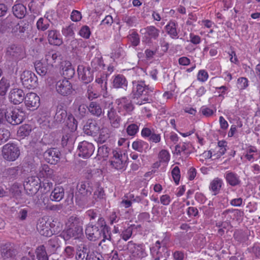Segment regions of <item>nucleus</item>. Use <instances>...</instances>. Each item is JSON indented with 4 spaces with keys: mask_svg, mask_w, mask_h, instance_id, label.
<instances>
[{
    "mask_svg": "<svg viewBox=\"0 0 260 260\" xmlns=\"http://www.w3.org/2000/svg\"><path fill=\"white\" fill-rule=\"evenodd\" d=\"M131 98L137 105H142L149 103L151 99L150 94L154 91V88L147 85L144 80H134L132 82Z\"/></svg>",
    "mask_w": 260,
    "mask_h": 260,
    "instance_id": "f257e3e1",
    "label": "nucleus"
},
{
    "mask_svg": "<svg viewBox=\"0 0 260 260\" xmlns=\"http://www.w3.org/2000/svg\"><path fill=\"white\" fill-rule=\"evenodd\" d=\"M83 220L81 217L71 216L66 223L65 229L60 236L66 241L71 238L77 239L83 234Z\"/></svg>",
    "mask_w": 260,
    "mask_h": 260,
    "instance_id": "f03ea898",
    "label": "nucleus"
},
{
    "mask_svg": "<svg viewBox=\"0 0 260 260\" xmlns=\"http://www.w3.org/2000/svg\"><path fill=\"white\" fill-rule=\"evenodd\" d=\"M121 242V240L118 242V246L120 250H127L133 257L142 258L147 255L145 245L143 244H136L131 241L127 243L126 245L122 247L120 245Z\"/></svg>",
    "mask_w": 260,
    "mask_h": 260,
    "instance_id": "7ed1b4c3",
    "label": "nucleus"
},
{
    "mask_svg": "<svg viewBox=\"0 0 260 260\" xmlns=\"http://www.w3.org/2000/svg\"><path fill=\"white\" fill-rule=\"evenodd\" d=\"M127 155L119 149L112 151V156L110 159V166L117 170H124L127 166Z\"/></svg>",
    "mask_w": 260,
    "mask_h": 260,
    "instance_id": "20e7f679",
    "label": "nucleus"
},
{
    "mask_svg": "<svg viewBox=\"0 0 260 260\" xmlns=\"http://www.w3.org/2000/svg\"><path fill=\"white\" fill-rule=\"evenodd\" d=\"M75 200L78 204L84 202L93 190L92 184L89 181H82L77 185Z\"/></svg>",
    "mask_w": 260,
    "mask_h": 260,
    "instance_id": "39448f33",
    "label": "nucleus"
},
{
    "mask_svg": "<svg viewBox=\"0 0 260 260\" xmlns=\"http://www.w3.org/2000/svg\"><path fill=\"white\" fill-rule=\"evenodd\" d=\"M166 244L164 240L161 242L158 240L150 247V255L153 260H160L170 255Z\"/></svg>",
    "mask_w": 260,
    "mask_h": 260,
    "instance_id": "423d86ee",
    "label": "nucleus"
},
{
    "mask_svg": "<svg viewBox=\"0 0 260 260\" xmlns=\"http://www.w3.org/2000/svg\"><path fill=\"white\" fill-rule=\"evenodd\" d=\"M2 154L7 160L14 161L20 155V149L14 143H7L3 147Z\"/></svg>",
    "mask_w": 260,
    "mask_h": 260,
    "instance_id": "0eeeda50",
    "label": "nucleus"
},
{
    "mask_svg": "<svg viewBox=\"0 0 260 260\" xmlns=\"http://www.w3.org/2000/svg\"><path fill=\"white\" fill-rule=\"evenodd\" d=\"M23 185L27 193L30 196H34L41 186L40 179L36 176L29 177L24 182Z\"/></svg>",
    "mask_w": 260,
    "mask_h": 260,
    "instance_id": "6e6552de",
    "label": "nucleus"
},
{
    "mask_svg": "<svg viewBox=\"0 0 260 260\" xmlns=\"http://www.w3.org/2000/svg\"><path fill=\"white\" fill-rule=\"evenodd\" d=\"M140 32L143 36V42L150 43L152 40H156L159 35V30L154 26L150 25L141 28Z\"/></svg>",
    "mask_w": 260,
    "mask_h": 260,
    "instance_id": "1a4fd4ad",
    "label": "nucleus"
},
{
    "mask_svg": "<svg viewBox=\"0 0 260 260\" xmlns=\"http://www.w3.org/2000/svg\"><path fill=\"white\" fill-rule=\"evenodd\" d=\"M116 103L117 104V109L118 112L121 115L130 114L135 109L132 101L128 99L126 96L117 99Z\"/></svg>",
    "mask_w": 260,
    "mask_h": 260,
    "instance_id": "9d476101",
    "label": "nucleus"
},
{
    "mask_svg": "<svg viewBox=\"0 0 260 260\" xmlns=\"http://www.w3.org/2000/svg\"><path fill=\"white\" fill-rule=\"evenodd\" d=\"M21 81L23 86L28 89L34 88L38 85V78L31 71H24L21 75Z\"/></svg>",
    "mask_w": 260,
    "mask_h": 260,
    "instance_id": "9b49d317",
    "label": "nucleus"
},
{
    "mask_svg": "<svg viewBox=\"0 0 260 260\" xmlns=\"http://www.w3.org/2000/svg\"><path fill=\"white\" fill-rule=\"evenodd\" d=\"M55 89L58 94L64 96L71 94L73 91L72 84L67 79L60 80L56 82Z\"/></svg>",
    "mask_w": 260,
    "mask_h": 260,
    "instance_id": "f8f14e48",
    "label": "nucleus"
},
{
    "mask_svg": "<svg viewBox=\"0 0 260 260\" xmlns=\"http://www.w3.org/2000/svg\"><path fill=\"white\" fill-rule=\"evenodd\" d=\"M6 121L15 125L20 124L24 119V113L18 109H15L8 113L6 111Z\"/></svg>",
    "mask_w": 260,
    "mask_h": 260,
    "instance_id": "ddd939ff",
    "label": "nucleus"
},
{
    "mask_svg": "<svg viewBox=\"0 0 260 260\" xmlns=\"http://www.w3.org/2000/svg\"><path fill=\"white\" fill-rule=\"evenodd\" d=\"M101 230L98 224V220L94 224L90 222L85 229V234L87 239L93 241L99 239L101 238Z\"/></svg>",
    "mask_w": 260,
    "mask_h": 260,
    "instance_id": "4468645a",
    "label": "nucleus"
},
{
    "mask_svg": "<svg viewBox=\"0 0 260 260\" xmlns=\"http://www.w3.org/2000/svg\"><path fill=\"white\" fill-rule=\"evenodd\" d=\"M78 155L84 158L90 157L94 150V147L91 143L82 141L78 146Z\"/></svg>",
    "mask_w": 260,
    "mask_h": 260,
    "instance_id": "2eb2a0df",
    "label": "nucleus"
},
{
    "mask_svg": "<svg viewBox=\"0 0 260 260\" xmlns=\"http://www.w3.org/2000/svg\"><path fill=\"white\" fill-rule=\"evenodd\" d=\"M1 251L2 256L4 259L13 257L18 253L17 246L11 243L2 244Z\"/></svg>",
    "mask_w": 260,
    "mask_h": 260,
    "instance_id": "dca6fc26",
    "label": "nucleus"
},
{
    "mask_svg": "<svg viewBox=\"0 0 260 260\" xmlns=\"http://www.w3.org/2000/svg\"><path fill=\"white\" fill-rule=\"evenodd\" d=\"M98 224L101 228V237L102 236L103 239L101 241V243L105 242L106 240L113 243L114 241L111 237V232L110 228L106 224L105 219L102 217H99L98 218Z\"/></svg>",
    "mask_w": 260,
    "mask_h": 260,
    "instance_id": "f3484780",
    "label": "nucleus"
},
{
    "mask_svg": "<svg viewBox=\"0 0 260 260\" xmlns=\"http://www.w3.org/2000/svg\"><path fill=\"white\" fill-rule=\"evenodd\" d=\"M60 155V152L55 148L48 149L44 153L45 160L52 165H55L59 161Z\"/></svg>",
    "mask_w": 260,
    "mask_h": 260,
    "instance_id": "a211bd4d",
    "label": "nucleus"
},
{
    "mask_svg": "<svg viewBox=\"0 0 260 260\" xmlns=\"http://www.w3.org/2000/svg\"><path fill=\"white\" fill-rule=\"evenodd\" d=\"M100 127L98 122L92 119L87 120L83 126L84 133L88 136H96L100 131Z\"/></svg>",
    "mask_w": 260,
    "mask_h": 260,
    "instance_id": "6ab92c4d",
    "label": "nucleus"
},
{
    "mask_svg": "<svg viewBox=\"0 0 260 260\" xmlns=\"http://www.w3.org/2000/svg\"><path fill=\"white\" fill-rule=\"evenodd\" d=\"M48 221L44 218L39 219L37 224L38 232L45 237H50L53 235L55 231L50 229Z\"/></svg>",
    "mask_w": 260,
    "mask_h": 260,
    "instance_id": "aec40b11",
    "label": "nucleus"
},
{
    "mask_svg": "<svg viewBox=\"0 0 260 260\" xmlns=\"http://www.w3.org/2000/svg\"><path fill=\"white\" fill-rule=\"evenodd\" d=\"M24 103L27 108L32 110L36 109L40 106V98L34 92H29L26 94Z\"/></svg>",
    "mask_w": 260,
    "mask_h": 260,
    "instance_id": "412c9836",
    "label": "nucleus"
},
{
    "mask_svg": "<svg viewBox=\"0 0 260 260\" xmlns=\"http://www.w3.org/2000/svg\"><path fill=\"white\" fill-rule=\"evenodd\" d=\"M9 98L11 102L15 105L21 103L24 100L23 91L19 88L12 89L9 93Z\"/></svg>",
    "mask_w": 260,
    "mask_h": 260,
    "instance_id": "4be33fe9",
    "label": "nucleus"
},
{
    "mask_svg": "<svg viewBox=\"0 0 260 260\" xmlns=\"http://www.w3.org/2000/svg\"><path fill=\"white\" fill-rule=\"evenodd\" d=\"M92 72L90 71V68L89 67L85 68L81 66L78 69L79 76L85 84H87L93 80Z\"/></svg>",
    "mask_w": 260,
    "mask_h": 260,
    "instance_id": "5701e85b",
    "label": "nucleus"
},
{
    "mask_svg": "<svg viewBox=\"0 0 260 260\" xmlns=\"http://www.w3.org/2000/svg\"><path fill=\"white\" fill-rule=\"evenodd\" d=\"M224 177L226 183L232 186H238L241 183L240 176L235 172L227 171L224 174Z\"/></svg>",
    "mask_w": 260,
    "mask_h": 260,
    "instance_id": "b1692460",
    "label": "nucleus"
},
{
    "mask_svg": "<svg viewBox=\"0 0 260 260\" xmlns=\"http://www.w3.org/2000/svg\"><path fill=\"white\" fill-rule=\"evenodd\" d=\"M7 53L14 58L20 59L23 55V49L19 45L12 44L7 48Z\"/></svg>",
    "mask_w": 260,
    "mask_h": 260,
    "instance_id": "393cba45",
    "label": "nucleus"
},
{
    "mask_svg": "<svg viewBox=\"0 0 260 260\" xmlns=\"http://www.w3.org/2000/svg\"><path fill=\"white\" fill-rule=\"evenodd\" d=\"M177 27L178 24L174 20L170 21L165 27L166 32L173 39H176L179 38V30H177Z\"/></svg>",
    "mask_w": 260,
    "mask_h": 260,
    "instance_id": "a878e982",
    "label": "nucleus"
},
{
    "mask_svg": "<svg viewBox=\"0 0 260 260\" xmlns=\"http://www.w3.org/2000/svg\"><path fill=\"white\" fill-rule=\"evenodd\" d=\"M134 119L133 117H131L128 118L126 124H127V126L126 127V133L128 135L130 136H134L136 135V134L138 132L139 129V126L140 123L139 122H135L134 123Z\"/></svg>",
    "mask_w": 260,
    "mask_h": 260,
    "instance_id": "bb28decb",
    "label": "nucleus"
},
{
    "mask_svg": "<svg viewBox=\"0 0 260 260\" xmlns=\"http://www.w3.org/2000/svg\"><path fill=\"white\" fill-rule=\"evenodd\" d=\"M128 82L126 78L122 75L115 76L112 81V85L115 88H127Z\"/></svg>",
    "mask_w": 260,
    "mask_h": 260,
    "instance_id": "cd10ccee",
    "label": "nucleus"
},
{
    "mask_svg": "<svg viewBox=\"0 0 260 260\" xmlns=\"http://www.w3.org/2000/svg\"><path fill=\"white\" fill-rule=\"evenodd\" d=\"M90 252L87 246L81 244L79 246L76 251V259L77 260H87Z\"/></svg>",
    "mask_w": 260,
    "mask_h": 260,
    "instance_id": "c85d7f7f",
    "label": "nucleus"
},
{
    "mask_svg": "<svg viewBox=\"0 0 260 260\" xmlns=\"http://www.w3.org/2000/svg\"><path fill=\"white\" fill-rule=\"evenodd\" d=\"M87 108L91 115L96 117H100L104 113L100 104L96 102H90Z\"/></svg>",
    "mask_w": 260,
    "mask_h": 260,
    "instance_id": "c756f323",
    "label": "nucleus"
},
{
    "mask_svg": "<svg viewBox=\"0 0 260 260\" xmlns=\"http://www.w3.org/2000/svg\"><path fill=\"white\" fill-rule=\"evenodd\" d=\"M48 41L51 44L54 45H60L62 41L60 34L55 29L48 31Z\"/></svg>",
    "mask_w": 260,
    "mask_h": 260,
    "instance_id": "7c9ffc66",
    "label": "nucleus"
},
{
    "mask_svg": "<svg viewBox=\"0 0 260 260\" xmlns=\"http://www.w3.org/2000/svg\"><path fill=\"white\" fill-rule=\"evenodd\" d=\"M46 247L49 252L54 253L60 247V240L58 237H54L46 243Z\"/></svg>",
    "mask_w": 260,
    "mask_h": 260,
    "instance_id": "2f4dec72",
    "label": "nucleus"
},
{
    "mask_svg": "<svg viewBox=\"0 0 260 260\" xmlns=\"http://www.w3.org/2000/svg\"><path fill=\"white\" fill-rule=\"evenodd\" d=\"M75 135L72 132H68L64 133L61 138V145L63 147L69 146L71 147L75 141Z\"/></svg>",
    "mask_w": 260,
    "mask_h": 260,
    "instance_id": "473e14b6",
    "label": "nucleus"
},
{
    "mask_svg": "<svg viewBox=\"0 0 260 260\" xmlns=\"http://www.w3.org/2000/svg\"><path fill=\"white\" fill-rule=\"evenodd\" d=\"M12 11L14 15L19 19H22L26 14V8L21 4H18L14 5L12 7Z\"/></svg>",
    "mask_w": 260,
    "mask_h": 260,
    "instance_id": "72a5a7b5",
    "label": "nucleus"
},
{
    "mask_svg": "<svg viewBox=\"0 0 260 260\" xmlns=\"http://www.w3.org/2000/svg\"><path fill=\"white\" fill-rule=\"evenodd\" d=\"M34 66L38 74L42 77H43L46 75L48 70L49 64L45 61H36L35 63Z\"/></svg>",
    "mask_w": 260,
    "mask_h": 260,
    "instance_id": "f704fd0d",
    "label": "nucleus"
},
{
    "mask_svg": "<svg viewBox=\"0 0 260 260\" xmlns=\"http://www.w3.org/2000/svg\"><path fill=\"white\" fill-rule=\"evenodd\" d=\"M19 167H14L6 169L3 172V176L8 180H14L18 176Z\"/></svg>",
    "mask_w": 260,
    "mask_h": 260,
    "instance_id": "c9c22d12",
    "label": "nucleus"
},
{
    "mask_svg": "<svg viewBox=\"0 0 260 260\" xmlns=\"http://www.w3.org/2000/svg\"><path fill=\"white\" fill-rule=\"evenodd\" d=\"M223 185V181L218 177L214 178L210 184L209 189L213 192L214 195L217 194Z\"/></svg>",
    "mask_w": 260,
    "mask_h": 260,
    "instance_id": "e433bc0d",
    "label": "nucleus"
},
{
    "mask_svg": "<svg viewBox=\"0 0 260 260\" xmlns=\"http://www.w3.org/2000/svg\"><path fill=\"white\" fill-rule=\"evenodd\" d=\"M91 67L92 71H100L105 67V64L103 62L102 56L98 54L95 56L91 62Z\"/></svg>",
    "mask_w": 260,
    "mask_h": 260,
    "instance_id": "4c0bfd02",
    "label": "nucleus"
},
{
    "mask_svg": "<svg viewBox=\"0 0 260 260\" xmlns=\"http://www.w3.org/2000/svg\"><path fill=\"white\" fill-rule=\"evenodd\" d=\"M62 74L64 79L72 78L75 74V70L70 62H65L62 65Z\"/></svg>",
    "mask_w": 260,
    "mask_h": 260,
    "instance_id": "58836bf2",
    "label": "nucleus"
},
{
    "mask_svg": "<svg viewBox=\"0 0 260 260\" xmlns=\"http://www.w3.org/2000/svg\"><path fill=\"white\" fill-rule=\"evenodd\" d=\"M64 195V189L61 186H57L52 191L50 198L53 201L59 202L63 199Z\"/></svg>",
    "mask_w": 260,
    "mask_h": 260,
    "instance_id": "ea45409f",
    "label": "nucleus"
},
{
    "mask_svg": "<svg viewBox=\"0 0 260 260\" xmlns=\"http://www.w3.org/2000/svg\"><path fill=\"white\" fill-rule=\"evenodd\" d=\"M28 24L21 22L15 25L12 29V32L16 36H21L28 29Z\"/></svg>",
    "mask_w": 260,
    "mask_h": 260,
    "instance_id": "a19ab883",
    "label": "nucleus"
},
{
    "mask_svg": "<svg viewBox=\"0 0 260 260\" xmlns=\"http://www.w3.org/2000/svg\"><path fill=\"white\" fill-rule=\"evenodd\" d=\"M68 116L66 110L59 108L57 110L54 117V122L57 124L63 123Z\"/></svg>",
    "mask_w": 260,
    "mask_h": 260,
    "instance_id": "79ce46f5",
    "label": "nucleus"
},
{
    "mask_svg": "<svg viewBox=\"0 0 260 260\" xmlns=\"http://www.w3.org/2000/svg\"><path fill=\"white\" fill-rule=\"evenodd\" d=\"M107 75L106 74H102L100 77H96L95 82L97 84L100 85L101 91V92L104 94L106 92L107 89Z\"/></svg>",
    "mask_w": 260,
    "mask_h": 260,
    "instance_id": "37998d69",
    "label": "nucleus"
},
{
    "mask_svg": "<svg viewBox=\"0 0 260 260\" xmlns=\"http://www.w3.org/2000/svg\"><path fill=\"white\" fill-rule=\"evenodd\" d=\"M132 147L134 150L139 152H142L147 149L148 144L144 141L139 140L133 143Z\"/></svg>",
    "mask_w": 260,
    "mask_h": 260,
    "instance_id": "c03bdc74",
    "label": "nucleus"
},
{
    "mask_svg": "<svg viewBox=\"0 0 260 260\" xmlns=\"http://www.w3.org/2000/svg\"><path fill=\"white\" fill-rule=\"evenodd\" d=\"M59 57V53L54 51H50L46 54L44 61L49 65L53 66V63L56 62Z\"/></svg>",
    "mask_w": 260,
    "mask_h": 260,
    "instance_id": "a18cd8bd",
    "label": "nucleus"
},
{
    "mask_svg": "<svg viewBox=\"0 0 260 260\" xmlns=\"http://www.w3.org/2000/svg\"><path fill=\"white\" fill-rule=\"evenodd\" d=\"M36 254L38 260H49L46 247L44 245H40L36 248Z\"/></svg>",
    "mask_w": 260,
    "mask_h": 260,
    "instance_id": "49530a36",
    "label": "nucleus"
},
{
    "mask_svg": "<svg viewBox=\"0 0 260 260\" xmlns=\"http://www.w3.org/2000/svg\"><path fill=\"white\" fill-rule=\"evenodd\" d=\"M191 144L190 143L183 142L182 144H177L175 146V150L177 151V154H180L182 152L185 154L189 153Z\"/></svg>",
    "mask_w": 260,
    "mask_h": 260,
    "instance_id": "de8ad7c7",
    "label": "nucleus"
},
{
    "mask_svg": "<svg viewBox=\"0 0 260 260\" xmlns=\"http://www.w3.org/2000/svg\"><path fill=\"white\" fill-rule=\"evenodd\" d=\"M10 86L9 81L3 77L0 80V96L5 97Z\"/></svg>",
    "mask_w": 260,
    "mask_h": 260,
    "instance_id": "09e8293b",
    "label": "nucleus"
},
{
    "mask_svg": "<svg viewBox=\"0 0 260 260\" xmlns=\"http://www.w3.org/2000/svg\"><path fill=\"white\" fill-rule=\"evenodd\" d=\"M67 125L70 129L69 132L72 133H74L77 128L78 122L72 114H70L68 116Z\"/></svg>",
    "mask_w": 260,
    "mask_h": 260,
    "instance_id": "8fccbe9b",
    "label": "nucleus"
},
{
    "mask_svg": "<svg viewBox=\"0 0 260 260\" xmlns=\"http://www.w3.org/2000/svg\"><path fill=\"white\" fill-rule=\"evenodd\" d=\"M32 130L31 125L29 124H24L21 125L17 132V134L19 137L24 138L29 135Z\"/></svg>",
    "mask_w": 260,
    "mask_h": 260,
    "instance_id": "3c124183",
    "label": "nucleus"
},
{
    "mask_svg": "<svg viewBox=\"0 0 260 260\" xmlns=\"http://www.w3.org/2000/svg\"><path fill=\"white\" fill-rule=\"evenodd\" d=\"M99 133V141L100 142L103 143L109 138L110 135V130L107 127H103L100 128Z\"/></svg>",
    "mask_w": 260,
    "mask_h": 260,
    "instance_id": "603ef678",
    "label": "nucleus"
},
{
    "mask_svg": "<svg viewBox=\"0 0 260 260\" xmlns=\"http://www.w3.org/2000/svg\"><path fill=\"white\" fill-rule=\"evenodd\" d=\"M39 171L40 174V176L43 177L51 176L53 172L52 170L49 168L48 165L46 164L42 165L39 167Z\"/></svg>",
    "mask_w": 260,
    "mask_h": 260,
    "instance_id": "864d4df0",
    "label": "nucleus"
},
{
    "mask_svg": "<svg viewBox=\"0 0 260 260\" xmlns=\"http://www.w3.org/2000/svg\"><path fill=\"white\" fill-rule=\"evenodd\" d=\"M50 25L49 21L47 19L40 18L37 22V27L39 30L45 31Z\"/></svg>",
    "mask_w": 260,
    "mask_h": 260,
    "instance_id": "5fc2aeb1",
    "label": "nucleus"
},
{
    "mask_svg": "<svg viewBox=\"0 0 260 260\" xmlns=\"http://www.w3.org/2000/svg\"><path fill=\"white\" fill-rule=\"evenodd\" d=\"M120 219V213L118 210L112 211L108 216V220L110 224L117 223Z\"/></svg>",
    "mask_w": 260,
    "mask_h": 260,
    "instance_id": "6e6d98bb",
    "label": "nucleus"
},
{
    "mask_svg": "<svg viewBox=\"0 0 260 260\" xmlns=\"http://www.w3.org/2000/svg\"><path fill=\"white\" fill-rule=\"evenodd\" d=\"M111 149L106 145H103L100 147L98 150V155L99 156L105 158L109 156Z\"/></svg>",
    "mask_w": 260,
    "mask_h": 260,
    "instance_id": "4d7b16f0",
    "label": "nucleus"
},
{
    "mask_svg": "<svg viewBox=\"0 0 260 260\" xmlns=\"http://www.w3.org/2000/svg\"><path fill=\"white\" fill-rule=\"evenodd\" d=\"M10 136V132L5 128H0V145L6 142Z\"/></svg>",
    "mask_w": 260,
    "mask_h": 260,
    "instance_id": "13d9d810",
    "label": "nucleus"
},
{
    "mask_svg": "<svg viewBox=\"0 0 260 260\" xmlns=\"http://www.w3.org/2000/svg\"><path fill=\"white\" fill-rule=\"evenodd\" d=\"M158 158L160 162L167 163L170 160V155L168 151L162 150L158 154Z\"/></svg>",
    "mask_w": 260,
    "mask_h": 260,
    "instance_id": "bf43d9fd",
    "label": "nucleus"
},
{
    "mask_svg": "<svg viewBox=\"0 0 260 260\" xmlns=\"http://www.w3.org/2000/svg\"><path fill=\"white\" fill-rule=\"evenodd\" d=\"M105 196V193L103 189V188L100 187L99 184H97L96 189L94 191L93 193V198L95 200H98V199H102L104 198Z\"/></svg>",
    "mask_w": 260,
    "mask_h": 260,
    "instance_id": "052dcab7",
    "label": "nucleus"
},
{
    "mask_svg": "<svg viewBox=\"0 0 260 260\" xmlns=\"http://www.w3.org/2000/svg\"><path fill=\"white\" fill-rule=\"evenodd\" d=\"M122 20L128 26H132L137 22V18L135 16H130L127 15L123 16Z\"/></svg>",
    "mask_w": 260,
    "mask_h": 260,
    "instance_id": "680f3d73",
    "label": "nucleus"
},
{
    "mask_svg": "<svg viewBox=\"0 0 260 260\" xmlns=\"http://www.w3.org/2000/svg\"><path fill=\"white\" fill-rule=\"evenodd\" d=\"M79 34L81 37L85 39H88L91 35V31L89 27L87 25L83 26L81 28L79 32Z\"/></svg>",
    "mask_w": 260,
    "mask_h": 260,
    "instance_id": "e2e57ef3",
    "label": "nucleus"
},
{
    "mask_svg": "<svg viewBox=\"0 0 260 260\" xmlns=\"http://www.w3.org/2000/svg\"><path fill=\"white\" fill-rule=\"evenodd\" d=\"M62 33L66 37H73L74 35V24L70 25L62 30Z\"/></svg>",
    "mask_w": 260,
    "mask_h": 260,
    "instance_id": "0e129e2a",
    "label": "nucleus"
},
{
    "mask_svg": "<svg viewBox=\"0 0 260 260\" xmlns=\"http://www.w3.org/2000/svg\"><path fill=\"white\" fill-rule=\"evenodd\" d=\"M172 176L175 182L178 184L180 178V171L178 167L175 166L172 171Z\"/></svg>",
    "mask_w": 260,
    "mask_h": 260,
    "instance_id": "69168bd1",
    "label": "nucleus"
},
{
    "mask_svg": "<svg viewBox=\"0 0 260 260\" xmlns=\"http://www.w3.org/2000/svg\"><path fill=\"white\" fill-rule=\"evenodd\" d=\"M129 40L134 46H137L140 43V38L138 34L136 31H133L129 35Z\"/></svg>",
    "mask_w": 260,
    "mask_h": 260,
    "instance_id": "338daca9",
    "label": "nucleus"
},
{
    "mask_svg": "<svg viewBox=\"0 0 260 260\" xmlns=\"http://www.w3.org/2000/svg\"><path fill=\"white\" fill-rule=\"evenodd\" d=\"M133 233V229L131 227H128L126 229L123 230L120 236L122 239L125 242L126 241L132 236Z\"/></svg>",
    "mask_w": 260,
    "mask_h": 260,
    "instance_id": "774afa93",
    "label": "nucleus"
}]
</instances>
